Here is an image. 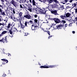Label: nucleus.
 <instances>
[{"instance_id":"f257e3e1","label":"nucleus","mask_w":77,"mask_h":77,"mask_svg":"<svg viewBox=\"0 0 77 77\" xmlns=\"http://www.w3.org/2000/svg\"><path fill=\"white\" fill-rule=\"evenodd\" d=\"M20 23V28L23 30H24L25 27H28L27 26V24L28 25H30V23H32L33 22L32 20H30L29 22L26 21L25 23V25L23 24V23H21V20H19Z\"/></svg>"},{"instance_id":"f03ea898","label":"nucleus","mask_w":77,"mask_h":77,"mask_svg":"<svg viewBox=\"0 0 77 77\" xmlns=\"http://www.w3.org/2000/svg\"><path fill=\"white\" fill-rule=\"evenodd\" d=\"M48 19L50 20H54L56 23H61V21H60V20L59 18H53V19L52 18H49Z\"/></svg>"},{"instance_id":"7ed1b4c3","label":"nucleus","mask_w":77,"mask_h":77,"mask_svg":"<svg viewBox=\"0 0 77 77\" xmlns=\"http://www.w3.org/2000/svg\"><path fill=\"white\" fill-rule=\"evenodd\" d=\"M14 0H11L10 2L11 5H12L14 7L16 8L17 6V2L15 1Z\"/></svg>"},{"instance_id":"20e7f679","label":"nucleus","mask_w":77,"mask_h":77,"mask_svg":"<svg viewBox=\"0 0 77 77\" xmlns=\"http://www.w3.org/2000/svg\"><path fill=\"white\" fill-rule=\"evenodd\" d=\"M0 7L2 8H3V5H0ZM0 15H6L5 13V11L1 9V8H0Z\"/></svg>"},{"instance_id":"39448f33","label":"nucleus","mask_w":77,"mask_h":77,"mask_svg":"<svg viewBox=\"0 0 77 77\" xmlns=\"http://www.w3.org/2000/svg\"><path fill=\"white\" fill-rule=\"evenodd\" d=\"M7 36H6L5 37L3 38L1 40H0V42H7Z\"/></svg>"},{"instance_id":"423d86ee","label":"nucleus","mask_w":77,"mask_h":77,"mask_svg":"<svg viewBox=\"0 0 77 77\" xmlns=\"http://www.w3.org/2000/svg\"><path fill=\"white\" fill-rule=\"evenodd\" d=\"M51 14H54L55 15H58V14L57 13V10H55L54 11L52 10L51 11Z\"/></svg>"},{"instance_id":"0eeeda50","label":"nucleus","mask_w":77,"mask_h":77,"mask_svg":"<svg viewBox=\"0 0 77 77\" xmlns=\"http://www.w3.org/2000/svg\"><path fill=\"white\" fill-rule=\"evenodd\" d=\"M63 27V26L62 25L60 24L57 25L56 26V29H62V27Z\"/></svg>"},{"instance_id":"6e6552de","label":"nucleus","mask_w":77,"mask_h":77,"mask_svg":"<svg viewBox=\"0 0 77 77\" xmlns=\"http://www.w3.org/2000/svg\"><path fill=\"white\" fill-rule=\"evenodd\" d=\"M37 27H38V26H35V25H34V24L32 25L31 26V29L32 30H34L35 31V30H36V28H37Z\"/></svg>"},{"instance_id":"1a4fd4ad","label":"nucleus","mask_w":77,"mask_h":77,"mask_svg":"<svg viewBox=\"0 0 77 77\" xmlns=\"http://www.w3.org/2000/svg\"><path fill=\"white\" fill-rule=\"evenodd\" d=\"M16 31L11 28V29L9 30V32L11 35H12L13 33L15 32Z\"/></svg>"},{"instance_id":"9d476101","label":"nucleus","mask_w":77,"mask_h":77,"mask_svg":"<svg viewBox=\"0 0 77 77\" xmlns=\"http://www.w3.org/2000/svg\"><path fill=\"white\" fill-rule=\"evenodd\" d=\"M46 12V10H45V8H44L43 10H41L40 11V12L41 13V14H44L45 15Z\"/></svg>"},{"instance_id":"9b49d317","label":"nucleus","mask_w":77,"mask_h":77,"mask_svg":"<svg viewBox=\"0 0 77 77\" xmlns=\"http://www.w3.org/2000/svg\"><path fill=\"white\" fill-rule=\"evenodd\" d=\"M25 17L26 18L28 19H31V18H32V17H31V16L29 14L25 15Z\"/></svg>"},{"instance_id":"f8f14e48","label":"nucleus","mask_w":77,"mask_h":77,"mask_svg":"<svg viewBox=\"0 0 77 77\" xmlns=\"http://www.w3.org/2000/svg\"><path fill=\"white\" fill-rule=\"evenodd\" d=\"M57 66H58V65L47 66L48 67V68H55V67H56Z\"/></svg>"},{"instance_id":"ddd939ff","label":"nucleus","mask_w":77,"mask_h":77,"mask_svg":"<svg viewBox=\"0 0 77 77\" xmlns=\"http://www.w3.org/2000/svg\"><path fill=\"white\" fill-rule=\"evenodd\" d=\"M10 17V18L11 19H12V20H14V19H15V17H14V15L13 14H10L9 15Z\"/></svg>"},{"instance_id":"4468645a","label":"nucleus","mask_w":77,"mask_h":77,"mask_svg":"<svg viewBox=\"0 0 77 77\" xmlns=\"http://www.w3.org/2000/svg\"><path fill=\"white\" fill-rule=\"evenodd\" d=\"M53 8V6H51L50 5L49 6H48V7H47V8L48 9L49 11H51H51H52L53 10L52 9H51Z\"/></svg>"},{"instance_id":"2eb2a0df","label":"nucleus","mask_w":77,"mask_h":77,"mask_svg":"<svg viewBox=\"0 0 77 77\" xmlns=\"http://www.w3.org/2000/svg\"><path fill=\"white\" fill-rule=\"evenodd\" d=\"M46 32L49 35V36L48 37V39H50V38H51L53 36L50 35V32L49 31H46Z\"/></svg>"},{"instance_id":"dca6fc26","label":"nucleus","mask_w":77,"mask_h":77,"mask_svg":"<svg viewBox=\"0 0 77 77\" xmlns=\"http://www.w3.org/2000/svg\"><path fill=\"white\" fill-rule=\"evenodd\" d=\"M40 68H48V67L47 66L45 65L44 66H40Z\"/></svg>"},{"instance_id":"f3484780","label":"nucleus","mask_w":77,"mask_h":77,"mask_svg":"<svg viewBox=\"0 0 77 77\" xmlns=\"http://www.w3.org/2000/svg\"><path fill=\"white\" fill-rule=\"evenodd\" d=\"M10 9L11 11H13V13L14 14H15V9L12 8H10Z\"/></svg>"},{"instance_id":"a211bd4d","label":"nucleus","mask_w":77,"mask_h":77,"mask_svg":"<svg viewBox=\"0 0 77 77\" xmlns=\"http://www.w3.org/2000/svg\"><path fill=\"white\" fill-rule=\"evenodd\" d=\"M2 60H3L4 62H5L7 63H8V60L6 59H1Z\"/></svg>"},{"instance_id":"6ab92c4d","label":"nucleus","mask_w":77,"mask_h":77,"mask_svg":"<svg viewBox=\"0 0 77 77\" xmlns=\"http://www.w3.org/2000/svg\"><path fill=\"white\" fill-rule=\"evenodd\" d=\"M20 8H21L22 9H24V8H25V7L24 6V5H23V4L20 5Z\"/></svg>"},{"instance_id":"aec40b11","label":"nucleus","mask_w":77,"mask_h":77,"mask_svg":"<svg viewBox=\"0 0 77 77\" xmlns=\"http://www.w3.org/2000/svg\"><path fill=\"white\" fill-rule=\"evenodd\" d=\"M70 16V13H67L66 14V17H69Z\"/></svg>"},{"instance_id":"412c9836","label":"nucleus","mask_w":77,"mask_h":77,"mask_svg":"<svg viewBox=\"0 0 77 77\" xmlns=\"http://www.w3.org/2000/svg\"><path fill=\"white\" fill-rule=\"evenodd\" d=\"M32 5L33 6H36V3L35 1V0H32Z\"/></svg>"},{"instance_id":"4be33fe9","label":"nucleus","mask_w":77,"mask_h":77,"mask_svg":"<svg viewBox=\"0 0 77 77\" xmlns=\"http://www.w3.org/2000/svg\"><path fill=\"white\" fill-rule=\"evenodd\" d=\"M11 26H12V24L11 23H9L8 24V26L7 27V28L9 29Z\"/></svg>"},{"instance_id":"5701e85b","label":"nucleus","mask_w":77,"mask_h":77,"mask_svg":"<svg viewBox=\"0 0 77 77\" xmlns=\"http://www.w3.org/2000/svg\"><path fill=\"white\" fill-rule=\"evenodd\" d=\"M60 17H61V19H64V18H66V16H65L64 15V16H62V15H61V16H60Z\"/></svg>"},{"instance_id":"b1692460","label":"nucleus","mask_w":77,"mask_h":77,"mask_svg":"<svg viewBox=\"0 0 77 77\" xmlns=\"http://www.w3.org/2000/svg\"><path fill=\"white\" fill-rule=\"evenodd\" d=\"M7 33V31H3L2 33V34L3 35H5V34H6Z\"/></svg>"},{"instance_id":"393cba45","label":"nucleus","mask_w":77,"mask_h":77,"mask_svg":"<svg viewBox=\"0 0 77 77\" xmlns=\"http://www.w3.org/2000/svg\"><path fill=\"white\" fill-rule=\"evenodd\" d=\"M23 15V12H20L19 13V17H21Z\"/></svg>"},{"instance_id":"a878e982","label":"nucleus","mask_w":77,"mask_h":77,"mask_svg":"<svg viewBox=\"0 0 77 77\" xmlns=\"http://www.w3.org/2000/svg\"><path fill=\"white\" fill-rule=\"evenodd\" d=\"M50 1L49 2V3H51L52 2H54V0H49Z\"/></svg>"},{"instance_id":"bb28decb","label":"nucleus","mask_w":77,"mask_h":77,"mask_svg":"<svg viewBox=\"0 0 77 77\" xmlns=\"http://www.w3.org/2000/svg\"><path fill=\"white\" fill-rule=\"evenodd\" d=\"M13 30H15V32H18V30H17V29L15 28H13Z\"/></svg>"},{"instance_id":"cd10ccee","label":"nucleus","mask_w":77,"mask_h":77,"mask_svg":"<svg viewBox=\"0 0 77 77\" xmlns=\"http://www.w3.org/2000/svg\"><path fill=\"white\" fill-rule=\"evenodd\" d=\"M74 6L72 8H74V7H76V6L77 5V4L75 3H74Z\"/></svg>"},{"instance_id":"c85d7f7f","label":"nucleus","mask_w":77,"mask_h":77,"mask_svg":"<svg viewBox=\"0 0 77 77\" xmlns=\"http://www.w3.org/2000/svg\"><path fill=\"white\" fill-rule=\"evenodd\" d=\"M28 35H29V34L28 33L26 32L25 33V36H27Z\"/></svg>"},{"instance_id":"c756f323","label":"nucleus","mask_w":77,"mask_h":77,"mask_svg":"<svg viewBox=\"0 0 77 77\" xmlns=\"http://www.w3.org/2000/svg\"><path fill=\"white\" fill-rule=\"evenodd\" d=\"M22 2L24 3H26V2L27 3V2L26 0H22Z\"/></svg>"},{"instance_id":"7c9ffc66","label":"nucleus","mask_w":77,"mask_h":77,"mask_svg":"<svg viewBox=\"0 0 77 77\" xmlns=\"http://www.w3.org/2000/svg\"><path fill=\"white\" fill-rule=\"evenodd\" d=\"M2 76H3L4 77H6V75L5 73H3Z\"/></svg>"},{"instance_id":"2f4dec72","label":"nucleus","mask_w":77,"mask_h":77,"mask_svg":"<svg viewBox=\"0 0 77 77\" xmlns=\"http://www.w3.org/2000/svg\"><path fill=\"white\" fill-rule=\"evenodd\" d=\"M61 21H62V22H63V23H66V21H65V20H62Z\"/></svg>"},{"instance_id":"473e14b6","label":"nucleus","mask_w":77,"mask_h":77,"mask_svg":"<svg viewBox=\"0 0 77 77\" xmlns=\"http://www.w3.org/2000/svg\"><path fill=\"white\" fill-rule=\"evenodd\" d=\"M34 21L35 23H36L38 22V20L37 19H35Z\"/></svg>"},{"instance_id":"72a5a7b5","label":"nucleus","mask_w":77,"mask_h":77,"mask_svg":"<svg viewBox=\"0 0 77 77\" xmlns=\"http://www.w3.org/2000/svg\"><path fill=\"white\" fill-rule=\"evenodd\" d=\"M34 15V16L35 18H37V17H38V15H37V14H35Z\"/></svg>"},{"instance_id":"f704fd0d","label":"nucleus","mask_w":77,"mask_h":77,"mask_svg":"<svg viewBox=\"0 0 77 77\" xmlns=\"http://www.w3.org/2000/svg\"><path fill=\"white\" fill-rule=\"evenodd\" d=\"M24 18H26V15H24V16L22 17V19L23 20H24Z\"/></svg>"},{"instance_id":"c9c22d12","label":"nucleus","mask_w":77,"mask_h":77,"mask_svg":"<svg viewBox=\"0 0 77 77\" xmlns=\"http://www.w3.org/2000/svg\"><path fill=\"white\" fill-rule=\"evenodd\" d=\"M28 11H29L32 12V9H31V8H29L28 9Z\"/></svg>"},{"instance_id":"e433bc0d","label":"nucleus","mask_w":77,"mask_h":77,"mask_svg":"<svg viewBox=\"0 0 77 77\" xmlns=\"http://www.w3.org/2000/svg\"><path fill=\"white\" fill-rule=\"evenodd\" d=\"M7 54H8V56H11V54L8 53Z\"/></svg>"},{"instance_id":"4c0bfd02","label":"nucleus","mask_w":77,"mask_h":77,"mask_svg":"<svg viewBox=\"0 0 77 77\" xmlns=\"http://www.w3.org/2000/svg\"><path fill=\"white\" fill-rule=\"evenodd\" d=\"M54 2H55V3H58V2H57V0H54Z\"/></svg>"},{"instance_id":"58836bf2","label":"nucleus","mask_w":77,"mask_h":77,"mask_svg":"<svg viewBox=\"0 0 77 77\" xmlns=\"http://www.w3.org/2000/svg\"><path fill=\"white\" fill-rule=\"evenodd\" d=\"M47 22H44L43 23H48V22L47 21V20H46Z\"/></svg>"},{"instance_id":"ea45409f","label":"nucleus","mask_w":77,"mask_h":77,"mask_svg":"<svg viewBox=\"0 0 77 77\" xmlns=\"http://www.w3.org/2000/svg\"><path fill=\"white\" fill-rule=\"evenodd\" d=\"M68 2V1H67V0H64V2L65 3H66V2Z\"/></svg>"},{"instance_id":"a19ab883","label":"nucleus","mask_w":77,"mask_h":77,"mask_svg":"<svg viewBox=\"0 0 77 77\" xmlns=\"http://www.w3.org/2000/svg\"><path fill=\"white\" fill-rule=\"evenodd\" d=\"M74 9L75 10V13H77V8Z\"/></svg>"},{"instance_id":"79ce46f5","label":"nucleus","mask_w":77,"mask_h":77,"mask_svg":"<svg viewBox=\"0 0 77 77\" xmlns=\"http://www.w3.org/2000/svg\"><path fill=\"white\" fill-rule=\"evenodd\" d=\"M1 25H2V26H3H3H5V25H4V24H3L2 23H0V26H1Z\"/></svg>"},{"instance_id":"37998d69","label":"nucleus","mask_w":77,"mask_h":77,"mask_svg":"<svg viewBox=\"0 0 77 77\" xmlns=\"http://www.w3.org/2000/svg\"><path fill=\"white\" fill-rule=\"evenodd\" d=\"M63 7H64V5H62L61 6V8H63Z\"/></svg>"},{"instance_id":"c03bdc74","label":"nucleus","mask_w":77,"mask_h":77,"mask_svg":"<svg viewBox=\"0 0 77 77\" xmlns=\"http://www.w3.org/2000/svg\"><path fill=\"white\" fill-rule=\"evenodd\" d=\"M43 30V31H44V32H47V31L45 30V29H42Z\"/></svg>"},{"instance_id":"a18cd8bd","label":"nucleus","mask_w":77,"mask_h":77,"mask_svg":"<svg viewBox=\"0 0 77 77\" xmlns=\"http://www.w3.org/2000/svg\"><path fill=\"white\" fill-rule=\"evenodd\" d=\"M4 21H5L6 23L7 21H8V20L5 19V20H4Z\"/></svg>"},{"instance_id":"49530a36","label":"nucleus","mask_w":77,"mask_h":77,"mask_svg":"<svg viewBox=\"0 0 77 77\" xmlns=\"http://www.w3.org/2000/svg\"><path fill=\"white\" fill-rule=\"evenodd\" d=\"M67 26H68V24H65V27H67Z\"/></svg>"},{"instance_id":"de8ad7c7","label":"nucleus","mask_w":77,"mask_h":77,"mask_svg":"<svg viewBox=\"0 0 77 77\" xmlns=\"http://www.w3.org/2000/svg\"><path fill=\"white\" fill-rule=\"evenodd\" d=\"M66 8H67V9H68V8H69V6H68L67 7H66Z\"/></svg>"},{"instance_id":"09e8293b","label":"nucleus","mask_w":77,"mask_h":77,"mask_svg":"<svg viewBox=\"0 0 77 77\" xmlns=\"http://www.w3.org/2000/svg\"><path fill=\"white\" fill-rule=\"evenodd\" d=\"M3 34H2V33H1V34H0V37H1V36H3Z\"/></svg>"},{"instance_id":"8fccbe9b","label":"nucleus","mask_w":77,"mask_h":77,"mask_svg":"<svg viewBox=\"0 0 77 77\" xmlns=\"http://www.w3.org/2000/svg\"><path fill=\"white\" fill-rule=\"evenodd\" d=\"M72 0H70L69 1L70 3H72Z\"/></svg>"},{"instance_id":"3c124183","label":"nucleus","mask_w":77,"mask_h":77,"mask_svg":"<svg viewBox=\"0 0 77 77\" xmlns=\"http://www.w3.org/2000/svg\"><path fill=\"white\" fill-rule=\"evenodd\" d=\"M29 1L30 2V3H32V2L31 0H29Z\"/></svg>"},{"instance_id":"603ef678","label":"nucleus","mask_w":77,"mask_h":77,"mask_svg":"<svg viewBox=\"0 0 77 77\" xmlns=\"http://www.w3.org/2000/svg\"><path fill=\"white\" fill-rule=\"evenodd\" d=\"M62 3H63V5H65V2H62Z\"/></svg>"},{"instance_id":"864d4df0","label":"nucleus","mask_w":77,"mask_h":77,"mask_svg":"<svg viewBox=\"0 0 77 77\" xmlns=\"http://www.w3.org/2000/svg\"><path fill=\"white\" fill-rule=\"evenodd\" d=\"M20 17L21 19V20H22V19H23V17H22V16H21Z\"/></svg>"},{"instance_id":"5fc2aeb1","label":"nucleus","mask_w":77,"mask_h":77,"mask_svg":"<svg viewBox=\"0 0 77 77\" xmlns=\"http://www.w3.org/2000/svg\"><path fill=\"white\" fill-rule=\"evenodd\" d=\"M72 33H73L74 34V33H75V31H73L72 32Z\"/></svg>"},{"instance_id":"6e6d98bb","label":"nucleus","mask_w":77,"mask_h":77,"mask_svg":"<svg viewBox=\"0 0 77 77\" xmlns=\"http://www.w3.org/2000/svg\"><path fill=\"white\" fill-rule=\"evenodd\" d=\"M3 65H5V64H6V63H2Z\"/></svg>"},{"instance_id":"4d7b16f0","label":"nucleus","mask_w":77,"mask_h":77,"mask_svg":"<svg viewBox=\"0 0 77 77\" xmlns=\"http://www.w3.org/2000/svg\"><path fill=\"white\" fill-rule=\"evenodd\" d=\"M2 21V20H1V18H0V22H1Z\"/></svg>"},{"instance_id":"13d9d810","label":"nucleus","mask_w":77,"mask_h":77,"mask_svg":"<svg viewBox=\"0 0 77 77\" xmlns=\"http://www.w3.org/2000/svg\"><path fill=\"white\" fill-rule=\"evenodd\" d=\"M75 20H76V21H77V17H76L75 18Z\"/></svg>"},{"instance_id":"bf43d9fd","label":"nucleus","mask_w":77,"mask_h":77,"mask_svg":"<svg viewBox=\"0 0 77 77\" xmlns=\"http://www.w3.org/2000/svg\"><path fill=\"white\" fill-rule=\"evenodd\" d=\"M2 2H4V0H1Z\"/></svg>"},{"instance_id":"052dcab7","label":"nucleus","mask_w":77,"mask_h":77,"mask_svg":"<svg viewBox=\"0 0 77 77\" xmlns=\"http://www.w3.org/2000/svg\"><path fill=\"white\" fill-rule=\"evenodd\" d=\"M15 1H16L17 2H18V0H14Z\"/></svg>"},{"instance_id":"680f3d73","label":"nucleus","mask_w":77,"mask_h":77,"mask_svg":"<svg viewBox=\"0 0 77 77\" xmlns=\"http://www.w3.org/2000/svg\"><path fill=\"white\" fill-rule=\"evenodd\" d=\"M38 26H39V23H38Z\"/></svg>"},{"instance_id":"e2e57ef3","label":"nucleus","mask_w":77,"mask_h":77,"mask_svg":"<svg viewBox=\"0 0 77 77\" xmlns=\"http://www.w3.org/2000/svg\"><path fill=\"white\" fill-rule=\"evenodd\" d=\"M66 5H69V3H67V4H66Z\"/></svg>"},{"instance_id":"0e129e2a","label":"nucleus","mask_w":77,"mask_h":77,"mask_svg":"<svg viewBox=\"0 0 77 77\" xmlns=\"http://www.w3.org/2000/svg\"><path fill=\"white\" fill-rule=\"evenodd\" d=\"M72 6H74V4H72Z\"/></svg>"},{"instance_id":"69168bd1","label":"nucleus","mask_w":77,"mask_h":77,"mask_svg":"<svg viewBox=\"0 0 77 77\" xmlns=\"http://www.w3.org/2000/svg\"><path fill=\"white\" fill-rule=\"evenodd\" d=\"M55 24H54V23H53V25H53V26H54V25H55Z\"/></svg>"},{"instance_id":"338daca9","label":"nucleus","mask_w":77,"mask_h":77,"mask_svg":"<svg viewBox=\"0 0 77 77\" xmlns=\"http://www.w3.org/2000/svg\"><path fill=\"white\" fill-rule=\"evenodd\" d=\"M41 24V25H40V26H42V25H41V24Z\"/></svg>"},{"instance_id":"774afa93","label":"nucleus","mask_w":77,"mask_h":77,"mask_svg":"<svg viewBox=\"0 0 77 77\" xmlns=\"http://www.w3.org/2000/svg\"><path fill=\"white\" fill-rule=\"evenodd\" d=\"M39 1L40 2H41V0H39Z\"/></svg>"}]
</instances>
